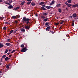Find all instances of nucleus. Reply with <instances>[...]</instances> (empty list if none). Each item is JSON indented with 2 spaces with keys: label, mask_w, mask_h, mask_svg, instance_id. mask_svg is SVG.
Wrapping results in <instances>:
<instances>
[{
  "label": "nucleus",
  "mask_w": 78,
  "mask_h": 78,
  "mask_svg": "<svg viewBox=\"0 0 78 78\" xmlns=\"http://www.w3.org/2000/svg\"><path fill=\"white\" fill-rule=\"evenodd\" d=\"M23 22L24 23V22H26L27 24H28L30 23V19L29 18H27L26 17H24L23 19Z\"/></svg>",
  "instance_id": "obj_1"
},
{
  "label": "nucleus",
  "mask_w": 78,
  "mask_h": 78,
  "mask_svg": "<svg viewBox=\"0 0 78 78\" xmlns=\"http://www.w3.org/2000/svg\"><path fill=\"white\" fill-rule=\"evenodd\" d=\"M28 50V49H27L26 47H25L23 48L22 49H21V52H25L27 50Z\"/></svg>",
  "instance_id": "obj_2"
},
{
  "label": "nucleus",
  "mask_w": 78,
  "mask_h": 78,
  "mask_svg": "<svg viewBox=\"0 0 78 78\" xmlns=\"http://www.w3.org/2000/svg\"><path fill=\"white\" fill-rule=\"evenodd\" d=\"M65 5H66V6H67L68 7H70V6H72V4H69L67 3V2H65Z\"/></svg>",
  "instance_id": "obj_3"
},
{
  "label": "nucleus",
  "mask_w": 78,
  "mask_h": 78,
  "mask_svg": "<svg viewBox=\"0 0 78 78\" xmlns=\"http://www.w3.org/2000/svg\"><path fill=\"white\" fill-rule=\"evenodd\" d=\"M77 6V8H78V5L77 4L73 5H72V7H73V8H76Z\"/></svg>",
  "instance_id": "obj_4"
},
{
  "label": "nucleus",
  "mask_w": 78,
  "mask_h": 78,
  "mask_svg": "<svg viewBox=\"0 0 78 78\" xmlns=\"http://www.w3.org/2000/svg\"><path fill=\"white\" fill-rule=\"evenodd\" d=\"M51 27V26H49L46 29V31H50L49 29H50V28Z\"/></svg>",
  "instance_id": "obj_5"
},
{
  "label": "nucleus",
  "mask_w": 78,
  "mask_h": 78,
  "mask_svg": "<svg viewBox=\"0 0 78 78\" xmlns=\"http://www.w3.org/2000/svg\"><path fill=\"white\" fill-rule=\"evenodd\" d=\"M5 45L7 46H11V44L10 43H7L5 44Z\"/></svg>",
  "instance_id": "obj_6"
},
{
  "label": "nucleus",
  "mask_w": 78,
  "mask_h": 78,
  "mask_svg": "<svg viewBox=\"0 0 78 78\" xmlns=\"http://www.w3.org/2000/svg\"><path fill=\"white\" fill-rule=\"evenodd\" d=\"M48 25H49V23L48 22V23H45V27H49V26Z\"/></svg>",
  "instance_id": "obj_7"
},
{
  "label": "nucleus",
  "mask_w": 78,
  "mask_h": 78,
  "mask_svg": "<svg viewBox=\"0 0 78 78\" xmlns=\"http://www.w3.org/2000/svg\"><path fill=\"white\" fill-rule=\"evenodd\" d=\"M50 8H52V7L49 6H45V8H47V9H50Z\"/></svg>",
  "instance_id": "obj_8"
},
{
  "label": "nucleus",
  "mask_w": 78,
  "mask_h": 78,
  "mask_svg": "<svg viewBox=\"0 0 78 78\" xmlns=\"http://www.w3.org/2000/svg\"><path fill=\"white\" fill-rule=\"evenodd\" d=\"M20 30L22 31V32H23V33H25V30L23 28L21 29Z\"/></svg>",
  "instance_id": "obj_9"
},
{
  "label": "nucleus",
  "mask_w": 78,
  "mask_h": 78,
  "mask_svg": "<svg viewBox=\"0 0 78 78\" xmlns=\"http://www.w3.org/2000/svg\"><path fill=\"white\" fill-rule=\"evenodd\" d=\"M13 8V6H12V5H10L8 7V8L9 9H11V8Z\"/></svg>",
  "instance_id": "obj_10"
},
{
  "label": "nucleus",
  "mask_w": 78,
  "mask_h": 78,
  "mask_svg": "<svg viewBox=\"0 0 78 78\" xmlns=\"http://www.w3.org/2000/svg\"><path fill=\"white\" fill-rule=\"evenodd\" d=\"M73 18L74 17H76V13H74L73 15Z\"/></svg>",
  "instance_id": "obj_11"
},
{
  "label": "nucleus",
  "mask_w": 78,
  "mask_h": 78,
  "mask_svg": "<svg viewBox=\"0 0 78 78\" xmlns=\"http://www.w3.org/2000/svg\"><path fill=\"white\" fill-rule=\"evenodd\" d=\"M30 27L28 26H27L25 27V28H26V29L27 30L30 29Z\"/></svg>",
  "instance_id": "obj_12"
},
{
  "label": "nucleus",
  "mask_w": 78,
  "mask_h": 78,
  "mask_svg": "<svg viewBox=\"0 0 78 78\" xmlns=\"http://www.w3.org/2000/svg\"><path fill=\"white\" fill-rule=\"evenodd\" d=\"M55 3V1H53L50 4V5H53Z\"/></svg>",
  "instance_id": "obj_13"
},
{
  "label": "nucleus",
  "mask_w": 78,
  "mask_h": 78,
  "mask_svg": "<svg viewBox=\"0 0 78 78\" xmlns=\"http://www.w3.org/2000/svg\"><path fill=\"white\" fill-rule=\"evenodd\" d=\"M10 59V58H9L8 57H7L5 58V60L6 61H7L8 60H9V59Z\"/></svg>",
  "instance_id": "obj_14"
},
{
  "label": "nucleus",
  "mask_w": 78,
  "mask_h": 78,
  "mask_svg": "<svg viewBox=\"0 0 78 78\" xmlns=\"http://www.w3.org/2000/svg\"><path fill=\"white\" fill-rule=\"evenodd\" d=\"M4 46V45L3 44H2L1 43H0V48H3V46Z\"/></svg>",
  "instance_id": "obj_15"
},
{
  "label": "nucleus",
  "mask_w": 78,
  "mask_h": 78,
  "mask_svg": "<svg viewBox=\"0 0 78 78\" xmlns=\"http://www.w3.org/2000/svg\"><path fill=\"white\" fill-rule=\"evenodd\" d=\"M24 3H25V1H22V3H21V5H24Z\"/></svg>",
  "instance_id": "obj_16"
},
{
  "label": "nucleus",
  "mask_w": 78,
  "mask_h": 78,
  "mask_svg": "<svg viewBox=\"0 0 78 78\" xmlns=\"http://www.w3.org/2000/svg\"><path fill=\"white\" fill-rule=\"evenodd\" d=\"M44 4V2H41L39 4V5H43Z\"/></svg>",
  "instance_id": "obj_17"
},
{
  "label": "nucleus",
  "mask_w": 78,
  "mask_h": 78,
  "mask_svg": "<svg viewBox=\"0 0 78 78\" xmlns=\"http://www.w3.org/2000/svg\"><path fill=\"white\" fill-rule=\"evenodd\" d=\"M14 32V30H11L10 31V33H9V35L10 34H11V33H13V32Z\"/></svg>",
  "instance_id": "obj_18"
},
{
  "label": "nucleus",
  "mask_w": 78,
  "mask_h": 78,
  "mask_svg": "<svg viewBox=\"0 0 78 78\" xmlns=\"http://www.w3.org/2000/svg\"><path fill=\"white\" fill-rule=\"evenodd\" d=\"M41 8L42 9H43V10H46V9H45L44 7H41Z\"/></svg>",
  "instance_id": "obj_19"
},
{
  "label": "nucleus",
  "mask_w": 78,
  "mask_h": 78,
  "mask_svg": "<svg viewBox=\"0 0 78 78\" xmlns=\"http://www.w3.org/2000/svg\"><path fill=\"white\" fill-rule=\"evenodd\" d=\"M67 2H68V3H70L72 2V0H68L67 1Z\"/></svg>",
  "instance_id": "obj_20"
},
{
  "label": "nucleus",
  "mask_w": 78,
  "mask_h": 78,
  "mask_svg": "<svg viewBox=\"0 0 78 78\" xmlns=\"http://www.w3.org/2000/svg\"><path fill=\"white\" fill-rule=\"evenodd\" d=\"M7 1H8L9 2L11 3L12 2V0H6Z\"/></svg>",
  "instance_id": "obj_21"
},
{
  "label": "nucleus",
  "mask_w": 78,
  "mask_h": 78,
  "mask_svg": "<svg viewBox=\"0 0 78 78\" xmlns=\"http://www.w3.org/2000/svg\"><path fill=\"white\" fill-rule=\"evenodd\" d=\"M31 5H32V6H35L36 5V4L34 2H32L31 3Z\"/></svg>",
  "instance_id": "obj_22"
},
{
  "label": "nucleus",
  "mask_w": 78,
  "mask_h": 78,
  "mask_svg": "<svg viewBox=\"0 0 78 78\" xmlns=\"http://www.w3.org/2000/svg\"><path fill=\"white\" fill-rule=\"evenodd\" d=\"M58 12H62V11H61V9H58Z\"/></svg>",
  "instance_id": "obj_23"
},
{
  "label": "nucleus",
  "mask_w": 78,
  "mask_h": 78,
  "mask_svg": "<svg viewBox=\"0 0 78 78\" xmlns=\"http://www.w3.org/2000/svg\"><path fill=\"white\" fill-rule=\"evenodd\" d=\"M48 18H46V19H44V21H45V22H46V21H47V20H48Z\"/></svg>",
  "instance_id": "obj_24"
},
{
  "label": "nucleus",
  "mask_w": 78,
  "mask_h": 78,
  "mask_svg": "<svg viewBox=\"0 0 78 78\" xmlns=\"http://www.w3.org/2000/svg\"><path fill=\"white\" fill-rule=\"evenodd\" d=\"M12 18L13 19H16V18H17V16H12Z\"/></svg>",
  "instance_id": "obj_25"
},
{
  "label": "nucleus",
  "mask_w": 78,
  "mask_h": 78,
  "mask_svg": "<svg viewBox=\"0 0 78 78\" xmlns=\"http://www.w3.org/2000/svg\"><path fill=\"white\" fill-rule=\"evenodd\" d=\"M10 66V65L9 64L6 66L7 69H9V67Z\"/></svg>",
  "instance_id": "obj_26"
},
{
  "label": "nucleus",
  "mask_w": 78,
  "mask_h": 78,
  "mask_svg": "<svg viewBox=\"0 0 78 78\" xmlns=\"http://www.w3.org/2000/svg\"><path fill=\"white\" fill-rule=\"evenodd\" d=\"M43 15H45V16H47L48 15V13H43Z\"/></svg>",
  "instance_id": "obj_27"
},
{
  "label": "nucleus",
  "mask_w": 78,
  "mask_h": 78,
  "mask_svg": "<svg viewBox=\"0 0 78 78\" xmlns=\"http://www.w3.org/2000/svg\"><path fill=\"white\" fill-rule=\"evenodd\" d=\"M31 3V1L28 2L27 3V5H30V3Z\"/></svg>",
  "instance_id": "obj_28"
},
{
  "label": "nucleus",
  "mask_w": 78,
  "mask_h": 78,
  "mask_svg": "<svg viewBox=\"0 0 78 78\" xmlns=\"http://www.w3.org/2000/svg\"><path fill=\"white\" fill-rule=\"evenodd\" d=\"M61 6V4H58L57 5V7H59V6Z\"/></svg>",
  "instance_id": "obj_29"
},
{
  "label": "nucleus",
  "mask_w": 78,
  "mask_h": 78,
  "mask_svg": "<svg viewBox=\"0 0 78 78\" xmlns=\"http://www.w3.org/2000/svg\"><path fill=\"white\" fill-rule=\"evenodd\" d=\"M41 18H42L43 19H46V18L44 16H41Z\"/></svg>",
  "instance_id": "obj_30"
},
{
  "label": "nucleus",
  "mask_w": 78,
  "mask_h": 78,
  "mask_svg": "<svg viewBox=\"0 0 78 78\" xmlns=\"http://www.w3.org/2000/svg\"><path fill=\"white\" fill-rule=\"evenodd\" d=\"M6 55H3V56H2V58H4V59H5V58H6Z\"/></svg>",
  "instance_id": "obj_31"
},
{
  "label": "nucleus",
  "mask_w": 78,
  "mask_h": 78,
  "mask_svg": "<svg viewBox=\"0 0 78 78\" xmlns=\"http://www.w3.org/2000/svg\"><path fill=\"white\" fill-rule=\"evenodd\" d=\"M3 18H4L3 17H0V19H1V20H3Z\"/></svg>",
  "instance_id": "obj_32"
},
{
  "label": "nucleus",
  "mask_w": 78,
  "mask_h": 78,
  "mask_svg": "<svg viewBox=\"0 0 78 78\" xmlns=\"http://www.w3.org/2000/svg\"><path fill=\"white\" fill-rule=\"evenodd\" d=\"M19 8V7H17L15 9V10H18V9Z\"/></svg>",
  "instance_id": "obj_33"
},
{
  "label": "nucleus",
  "mask_w": 78,
  "mask_h": 78,
  "mask_svg": "<svg viewBox=\"0 0 78 78\" xmlns=\"http://www.w3.org/2000/svg\"><path fill=\"white\" fill-rule=\"evenodd\" d=\"M59 23H56L55 24V25H59Z\"/></svg>",
  "instance_id": "obj_34"
},
{
  "label": "nucleus",
  "mask_w": 78,
  "mask_h": 78,
  "mask_svg": "<svg viewBox=\"0 0 78 78\" xmlns=\"http://www.w3.org/2000/svg\"><path fill=\"white\" fill-rule=\"evenodd\" d=\"M21 48L24 47V45L23 44H22V45H21Z\"/></svg>",
  "instance_id": "obj_35"
},
{
  "label": "nucleus",
  "mask_w": 78,
  "mask_h": 78,
  "mask_svg": "<svg viewBox=\"0 0 78 78\" xmlns=\"http://www.w3.org/2000/svg\"><path fill=\"white\" fill-rule=\"evenodd\" d=\"M8 49H6V50L5 51V53H7V52H8Z\"/></svg>",
  "instance_id": "obj_36"
},
{
  "label": "nucleus",
  "mask_w": 78,
  "mask_h": 78,
  "mask_svg": "<svg viewBox=\"0 0 78 78\" xmlns=\"http://www.w3.org/2000/svg\"><path fill=\"white\" fill-rule=\"evenodd\" d=\"M16 51V50H13L12 51V52H11V53H14V52H15Z\"/></svg>",
  "instance_id": "obj_37"
},
{
  "label": "nucleus",
  "mask_w": 78,
  "mask_h": 78,
  "mask_svg": "<svg viewBox=\"0 0 78 78\" xmlns=\"http://www.w3.org/2000/svg\"><path fill=\"white\" fill-rule=\"evenodd\" d=\"M5 4L6 5H10V4L8 2H5Z\"/></svg>",
  "instance_id": "obj_38"
},
{
  "label": "nucleus",
  "mask_w": 78,
  "mask_h": 78,
  "mask_svg": "<svg viewBox=\"0 0 78 78\" xmlns=\"http://www.w3.org/2000/svg\"><path fill=\"white\" fill-rule=\"evenodd\" d=\"M73 23L72 24V26H74V21H73Z\"/></svg>",
  "instance_id": "obj_39"
},
{
  "label": "nucleus",
  "mask_w": 78,
  "mask_h": 78,
  "mask_svg": "<svg viewBox=\"0 0 78 78\" xmlns=\"http://www.w3.org/2000/svg\"><path fill=\"white\" fill-rule=\"evenodd\" d=\"M3 30H6V27H3Z\"/></svg>",
  "instance_id": "obj_40"
},
{
  "label": "nucleus",
  "mask_w": 78,
  "mask_h": 78,
  "mask_svg": "<svg viewBox=\"0 0 78 78\" xmlns=\"http://www.w3.org/2000/svg\"><path fill=\"white\" fill-rule=\"evenodd\" d=\"M17 31V30H16L14 31L13 33H14L15 34V33H16V31Z\"/></svg>",
  "instance_id": "obj_41"
},
{
  "label": "nucleus",
  "mask_w": 78,
  "mask_h": 78,
  "mask_svg": "<svg viewBox=\"0 0 78 78\" xmlns=\"http://www.w3.org/2000/svg\"><path fill=\"white\" fill-rule=\"evenodd\" d=\"M50 32L52 33V34H54V32H53V31H51Z\"/></svg>",
  "instance_id": "obj_42"
},
{
  "label": "nucleus",
  "mask_w": 78,
  "mask_h": 78,
  "mask_svg": "<svg viewBox=\"0 0 78 78\" xmlns=\"http://www.w3.org/2000/svg\"><path fill=\"white\" fill-rule=\"evenodd\" d=\"M10 41V39H7L8 42H9Z\"/></svg>",
  "instance_id": "obj_43"
},
{
  "label": "nucleus",
  "mask_w": 78,
  "mask_h": 78,
  "mask_svg": "<svg viewBox=\"0 0 78 78\" xmlns=\"http://www.w3.org/2000/svg\"><path fill=\"white\" fill-rule=\"evenodd\" d=\"M63 22H64L63 21H62L61 23H60V24H62V23H63Z\"/></svg>",
  "instance_id": "obj_44"
},
{
  "label": "nucleus",
  "mask_w": 78,
  "mask_h": 78,
  "mask_svg": "<svg viewBox=\"0 0 78 78\" xmlns=\"http://www.w3.org/2000/svg\"><path fill=\"white\" fill-rule=\"evenodd\" d=\"M27 0L28 2H31V1H32V0Z\"/></svg>",
  "instance_id": "obj_45"
},
{
  "label": "nucleus",
  "mask_w": 78,
  "mask_h": 78,
  "mask_svg": "<svg viewBox=\"0 0 78 78\" xmlns=\"http://www.w3.org/2000/svg\"><path fill=\"white\" fill-rule=\"evenodd\" d=\"M43 7L44 6V7H45V5H42Z\"/></svg>",
  "instance_id": "obj_46"
},
{
  "label": "nucleus",
  "mask_w": 78,
  "mask_h": 78,
  "mask_svg": "<svg viewBox=\"0 0 78 78\" xmlns=\"http://www.w3.org/2000/svg\"><path fill=\"white\" fill-rule=\"evenodd\" d=\"M15 23H17L18 22H17V21H15Z\"/></svg>",
  "instance_id": "obj_47"
},
{
  "label": "nucleus",
  "mask_w": 78,
  "mask_h": 78,
  "mask_svg": "<svg viewBox=\"0 0 78 78\" xmlns=\"http://www.w3.org/2000/svg\"><path fill=\"white\" fill-rule=\"evenodd\" d=\"M11 56H12V55H10L9 56V58H10V57H11Z\"/></svg>",
  "instance_id": "obj_48"
},
{
  "label": "nucleus",
  "mask_w": 78,
  "mask_h": 78,
  "mask_svg": "<svg viewBox=\"0 0 78 78\" xmlns=\"http://www.w3.org/2000/svg\"><path fill=\"white\" fill-rule=\"evenodd\" d=\"M1 62H2V61L3 60V58H1Z\"/></svg>",
  "instance_id": "obj_49"
},
{
  "label": "nucleus",
  "mask_w": 78,
  "mask_h": 78,
  "mask_svg": "<svg viewBox=\"0 0 78 78\" xmlns=\"http://www.w3.org/2000/svg\"><path fill=\"white\" fill-rule=\"evenodd\" d=\"M5 24H8V22H5Z\"/></svg>",
  "instance_id": "obj_50"
},
{
  "label": "nucleus",
  "mask_w": 78,
  "mask_h": 78,
  "mask_svg": "<svg viewBox=\"0 0 78 78\" xmlns=\"http://www.w3.org/2000/svg\"><path fill=\"white\" fill-rule=\"evenodd\" d=\"M70 18H72V16H69Z\"/></svg>",
  "instance_id": "obj_51"
},
{
  "label": "nucleus",
  "mask_w": 78,
  "mask_h": 78,
  "mask_svg": "<svg viewBox=\"0 0 78 78\" xmlns=\"http://www.w3.org/2000/svg\"><path fill=\"white\" fill-rule=\"evenodd\" d=\"M3 2L2 0H0V2Z\"/></svg>",
  "instance_id": "obj_52"
},
{
  "label": "nucleus",
  "mask_w": 78,
  "mask_h": 78,
  "mask_svg": "<svg viewBox=\"0 0 78 78\" xmlns=\"http://www.w3.org/2000/svg\"><path fill=\"white\" fill-rule=\"evenodd\" d=\"M10 54V53H7V55H9Z\"/></svg>",
  "instance_id": "obj_53"
},
{
  "label": "nucleus",
  "mask_w": 78,
  "mask_h": 78,
  "mask_svg": "<svg viewBox=\"0 0 78 78\" xmlns=\"http://www.w3.org/2000/svg\"><path fill=\"white\" fill-rule=\"evenodd\" d=\"M35 16H36V17H37V14H36V15H35Z\"/></svg>",
  "instance_id": "obj_54"
},
{
  "label": "nucleus",
  "mask_w": 78,
  "mask_h": 78,
  "mask_svg": "<svg viewBox=\"0 0 78 78\" xmlns=\"http://www.w3.org/2000/svg\"><path fill=\"white\" fill-rule=\"evenodd\" d=\"M65 9H66V10H67V9H68V8H65Z\"/></svg>",
  "instance_id": "obj_55"
},
{
  "label": "nucleus",
  "mask_w": 78,
  "mask_h": 78,
  "mask_svg": "<svg viewBox=\"0 0 78 78\" xmlns=\"http://www.w3.org/2000/svg\"><path fill=\"white\" fill-rule=\"evenodd\" d=\"M2 75V74H1V73H0V76H1Z\"/></svg>",
  "instance_id": "obj_56"
},
{
  "label": "nucleus",
  "mask_w": 78,
  "mask_h": 78,
  "mask_svg": "<svg viewBox=\"0 0 78 78\" xmlns=\"http://www.w3.org/2000/svg\"><path fill=\"white\" fill-rule=\"evenodd\" d=\"M1 65H2V63L0 62V66H1Z\"/></svg>",
  "instance_id": "obj_57"
},
{
  "label": "nucleus",
  "mask_w": 78,
  "mask_h": 78,
  "mask_svg": "<svg viewBox=\"0 0 78 78\" xmlns=\"http://www.w3.org/2000/svg\"><path fill=\"white\" fill-rule=\"evenodd\" d=\"M2 73V72L0 71V73Z\"/></svg>",
  "instance_id": "obj_58"
},
{
  "label": "nucleus",
  "mask_w": 78,
  "mask_h": 78,
  "mask_svg": "<svg viewBox=\"0 0 78 78\" xmlns=\"http://www.w3.org/2000/svg\"><path fill=\"white\" fill-rule=\"evenodd\" d=\"M64 6H65V5H64L63 6V8H64Z\"/></svg>",
  "instance_id": "obj_59"
},
{
  "label": "nucleus",
  "mask_w": 78,
  "mask_h": 78,
  "mask_svg": "<svg viewBox=\"0 0 78 78\" xmlns=\"http://www.w3.org/2000/svg\"><path fill=\"white\" fill-rule=\"evenodd\" d=\"M9 51H11V49H10L9 50Z\"/></svg>",
  "instance_id": "obj_60"
},
{
  "label": "nucleus",
  "mask_w": 78,
  "mask_h": 78,
  "mask_svg": "<svg viewBox=\"0 0 78 78\" xmlns=\"http://www.w3.org/2000/svg\"><path fill=\"white\" fill-rule=\"evenodd\" d=\"M8 24L9 25V24H10V23H8Z\"/></svg>",
  "instance_id": "obj_61"
},
{
  "label": "nucleus",
  "mask_w": 78,
  "mask_h": 78,
  "mask_svg": "<svg viewBox=\"0 0 78 78\" xmlns=\"http://www.w3.org/2000/svg\"><path fill=\"white\" fill-rule=\"evenodd\" d=\"M62 26H61V27H60V28H61V27H62Z\"/></svg>",
  "instance_id": "obj_62"
},
{
  "label": "nucleus",
  "mask_w": 78,
  "mask_h": 78,
  "mask_svg": "<svg viewBox=\"0 0 78 78\" xmlns=\"http://www.w3.org/2000/svg\"><path fill=\"white\" fill-rule=\"evenodd\" d=\"M5 70H6V71H7V69H5Z\"/></svg>",
  "instance_id": "obj_63"
},
{
  "label": "nucleus",
  "mask_w": 78,
  "mask_h": 78,
  "mask_svg": "<svg viewBox=\"0 0 78 78\" xmlns=\"http://www.w3.org/2000/svg\"><path fill=\"white\" fill-rule=\"evenodd\" d=\"M44 24V23H43V24Z\"/></svg>",
  "instance_id": "obj_64"
}]
</instances>
